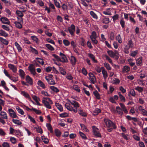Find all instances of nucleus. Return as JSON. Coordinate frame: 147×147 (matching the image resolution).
Wrapping results in <instances>:
<instances>
[{"label": "nucleus", "mask_w": 147, "mask_h": 147, "mask_svg": "<svg viewBox=\"0 0 147 147\" xmlns=\"http://www.w3.org/2000/svg\"><path fill=\"white\" fill-rule=\"evenodd\" d=\"M46 127H47L48 130L50 131V133H53V128L51 124L50 123H47Z\"/></svg>", "instance_id": "4be33fe9"}, {"label": "nucleus", "mask_w": 147, "mask_h": 147, "mask_svg": "<svg viewBox=\"0 0 147 147\" xmlns=\"http://www.w3.org/2000/svg\"><path fill=\"white\" fill-rule=\"evenodd\" d=\"M101 110L100 109L96 108L95 110L93 111V114L94 115L96 116L99 113H100Z\"/></svg>", "instance_id": "72a5a7b5"}, {"label": "nucleus", "mask_w": 147, "mask_h": 147, "mask_svg": "<svg viewBox=\"0 0 147 147\" xmlns=\"http://www.w3.org/2000/svg\"><path fill=\"white\" fill-rule=\"evenodd\" d=\"M59 55L62 59V60H61L59 56L55 54H52V56L56 59L58 61H60L62 62H66L67 61V58L64 54L61 53H60L59 54Z\"/></svg>", "instance_id": "7ed1b4c3"}, {"label": "nucleus", "mask_w": 147, "mask_h": 147, "mask_svg": "<svg viewBox=\"0 0 147 147\" xmlns=\"http://www.w3.org/2000/svg\"><path fill=\"white\" fill-rule=\"evenodd\" d=\"M8 67L13 72L15 73H16L17 71L16 67L14 65L11 64H8Z\"/></svg>", "instance_id": "9d476101"}, {"label": "nucleus", "mask_w": 147, "mask_h": 147, "mask_svg": "<svg viewBox=\"0 0 147 147\" xmlns=\"http://www.w3.org/2000/svg\"><path fill=\"white\" fill-rule=\"evenodd\" d=\"M138 54V50H136L134 51H132L130 53V55L133 57H135Z\"/></svg>", "instance_id": "49530a36"}, {"label": "nucleus", "mask_w": 147, "mask_h": 147, "mask_svg": "<svg viewBox=\"0 0 147 147\" xmlns=\"http://www.w3.org/2000/svg\"><path fill=\"white\" fill-rule=\"evenodd\" d=\"M88 57L92 59L94 63H97L98 62V61L95 59V57L92 54H89Z\"/></svg>", "instance_id": "f3484780"}, {"label": "nucleus", "mask_w": 147, "mask_h": 147, "mask_svg": "<svg viewBox=\"0 0 147 147\" xmlns=\"http://www.w3.org/2000/svg\"><path fill=\"white\" fill-rule=\"evenodd\" d=\"M0 115L2 117V118L5 119H7V114L4 111H1Z\"/></svg>", "instance_id": "a211bd4d"}, {"label": "nucleus", "mask_w": 147, "mask_h": 147, "mask_svg": "<svg viewBox=\"0 0 147 147\" xmlns=\"http://www.w3.org/2000/svg\"><path fill=\"white\" fill-rule=\"evenodd\" d=\"M104 65L107 70H110L111 69V67L109 63H104Z\"/></svg>", "instance_id": "13d9d810"}, {"label": "nucleus", "mask_w": 147, "mask_h": 147, "mask_svg": "<svg viewBox=\"0 0 147 147\" xmlns=\"http://www.w3.org/2000/svg\"><path fill=\"white\" fill-rule=\"evenodd\" d=\"M41 139L43 142L45 144H47L49 143V140L47 138L44 136H41Z\"/></svg>", "instance_id": "c9c22d12"}, {"label": "nucleus", "mask_w": 147, "mask_h": 147, "mask_svg": "<svg viewBox=\"0 0 147 147\" xmlns=\"http://www.w3.org/2000/svg\"><path fill=\"white\" fill-rule=\"evenodd\" d=\"M91 74L92 75V76L90 77V80L92 83L94 84L96 82V81L94 80L95 77L92 73H91Z\"/></svg>", "instance_id": "4c0bfd02"}, {"label": "nucleus", "mask_w": 147, "mask_h": 147, "mask_svg": "<svg viewBox=\"0 0 147 147\" xmlns=\"http://www.w3.org/2000/svg\"><path fill=\"white\" fill-rule=\"evenodd\" d=\"M96 38H90L93 45H96L98 42V41L96 39Z\"/></svg>", "instance_id": "680f3d73"}, {"label": "nucleus", "mask_w": 147, "mask_h": 147, "mask_svg": "<svg viewBox=\"0 0 147 147\" xmlns=\"http://www.w3.org/2000/svg\"><path fill=\"white\" fill-rule=\"evenodd\" d=\"M116 111L117 113L121 115H122L123 114V113L122 110L119 106H117L116 107Z\"/></svg>", "instance_id": "aec40b11"}, {"label": "nucleus", "mask_w": 147, "mask_h": 147, "mask_svg": "<svg viewBox=\"0 0 147 147\" xmlns=\"http://www.w3.org/2000/svg\"><path fill=\"white\" fill-rule=\"evenodd\" d=\"M68 29L70 34L72 36L74 35L75 31V25L73 24H71L70 27L68 28Z\"/></svg>", "instance_id": "423d86ee"}, {"label": "nucleus", "mask_w": 147, "mask_h": 147, "mask_svg": "<svg viewBox=\"0 0 147 147\" xmlns=\"http://www.w3.org/2000/svg\"><path fill=\"white\" fill-rule=\"evenodd\" d=\"M69 102L71 103V104L76 108H77L80 107V105L78 102H76L75 100H72L71 101L69 100Z\"/></svg>", "instance_id": "f8f14e48"}, {"label": "nucleus", "mask_w": 147, "mask_h": 147, "mask_svg": "<svg viewBox=\"0 0 147 147\" xmlns=\"http://www.w3.org/2000/svg\"><path fill=\"white\" fill-rule=\"evenodd\" d=\"M80 126L83 129V130L85 131L86 132H87L88 131V129L86 127L85 125L84 124H80Z\"/></svg>", "instance_id": "4d7b16f0"}, {"label": "nucleus", "mask_w": 147, "mask_h": 147, "mask_svg": "<svg viewBox=\"0 0 147 147\" xmlns=\"http://www.w3.org/2000/svg\"><path fill=\"white\" fill-rule=\"evenodd\" d=\"M0 36L6 37L8 36V34L4 31L0 29Z\"/></svg>", "instance_id": "e433bc0d"}, {"label": "nucleus", "mask_w": 147, "mask_h": 147, "mask_svg": "<svg viewBox=\"0 0 147 147\" xmlns=\"http://www.w3.org/2000/svg\"><path fill=\"white\" fill-rule=\"evenodd\" d=\"M20 94L25 97L28 98L29 100H30L32 103L34 104V102L31 100V98L30 97V95L27 93L25 92V91H21Z\"/></svg>", "instance_id": "6e6552de"}, {"label": "nucleus", "mask_w": 147, "mask_h": 147, "mask_svg": "<svg viewBox=\"0 0 147 147\" xmlns=\"http://www.w3.org/2000/svg\"><path fill=\"white\" fill-rule=\"evenodd\" d=\"M129 93L132 96L135 97L136 96V94L134 90L133 89H131L129 92Z\"/></svg>", "instance_id": "69168bd1"}, {"label": "nucleus", "mask_w": 147, "mask_h": 147, "mask_svg": "<svg viewBox=\"0 0 147 147\" xmlns=\"http://www.w3.org/2000/svg\"><path fill=\"white\" fill-rule=\"evenodd\" d=\"M135 89L140 92H141L143 91V88L140 86H138Z\"/></svg>", "instance_id": "864d4df0"}, {"label": "nucleus", "mask_w": 147, "mask_h": 147, "mask_svg": "<svg viewBox=\"0 0 147 147\" xmlns=\"http://www.w3.org/2000/svg\"><path fill=\"white\" fill-rule=\"evenodd\" d=\"M142 62V57L141 56L136 59V63L138 65H140L141 64Z\"/></svg>", "instance_id": "393cba45"}, {"label": "nucleus", "mask_w": 147, "mask_h": 147, "mask_svg": "<svg viewBox=\"0 0 147 147\" xmlns=\"http://www.w3.org/2000/svg\"><path fill=\"white\" fill-rule=\"evenodd\" d=\"M90 14L93 18L96 20L98 19V17L97 16L94 11H91L90 12Z\"/></svg>", "instance_id": "473e14b6"}, {"label": "nucleus", "mask_w": 147, "mask_h": 147, "mask_svg": "<svg viewBox=\"0 0 147 147\" xmlns=\"http://www.w3.org/2000/svg\"><path fill=\"white\" fill-rule=\"evenodd\" d=\"M1 20L2 22L5 24H9L10 22L8 19L5 17H2L1 18Z\"/></svg>", "instance_id": "4468645a"}, {"label": "nucleus", "mask_w": 147, "mask_h": 147, "mask_svg": "<svg viewBox=\"0 0 147 147\" xmlns=\"http://www.w3.org/2000/svg\"><path fill=\"white\" fill-rule=\"evenodd\" d=\"M42 102L44 104L47 108L51 109V107L50 105L52 104L53 102L50 98L47 97H43L42 100Z\"/></svg>", "instance_id": "f03ea898"}, {"label": "nucleus", "mask_w": 147, "mask_h": 147, "mask_svg": "<svg viewBox=\"0 0 147 147\" xmlns=\"http://www.w3.org/2000/svg\"><path fill=\"white\" fill-rule=\"evenodd\" d=\"M116 39L118 41L119 43H122L121 38L120 34H118L117 36H116Z\"/></svg>", "instance_id": "5fc2aeb1"}, {"label": "nucleus", "mask_w": 147, "mask_h": 147, "mask_svg": "<svg viewBox=\"0 0 147 147\" xmlns=\"http://www.w3.org/2000/svg\"><path fill=\"white\" fill-rule=\"evenodd\" d=\"M73 88L74 90L76 91L79 92H80V89L78 85H74L73 86Z\"/></svg>", "instance_id": "de8ad7c7"}, {"label": "nucleus", "mask_w": 147, "mask_h": 147, "mask_svg": "<svg viewBox=\"0 0 147 147\" xmlns=\"http://www.w3.org/2000/svg\"><path fill=\"white\" fill-rule=\"evenodd\" d=\"M28 68L32 74L33 75L35 76L36 74L35 69L34 67H33V65L30 64L28 67Z\"/></svg>", "instance_id": "1a4fd4ad"}, {"label": "nucleus", "mask_w": 147, "mask_h": 147, "mask_svg": "<svg viewBox=\"0 0 147 147\" xmlns=\"http://www.w3.org/2000/svg\"><path fill=\"white\" fill-rule=\"evenodd\" d=\"M16 109L19 113L21 114L22 115H23L24 114V112L23 111L20 109L19 107H16Z\"/></svg>", "instance_id": "09e8293b"}, {"label": "nucleus", "mask_w": 147, "mask_h": 147, "mask_svg": "<svg viewBox=\"0 0 147 147\" xmlns=\"http://www.w3.org/2000/svg\"><path fill=\"white\" fill-rule=\"evenodd\" d=\"M113 81L114 82L113 83L115 84H119L120 82V80L119 79L117 78L114 79H113Z\"/></svg>", "instance_id": "338daca9"}, {"label": "nucleus", "mask_w": 147, "mask_h": 147, "mask_svg": "<svg viewBox=\"0 0 147 147\" xmlns=\"http://www.w3.org/2000/svg\"><path fill=\"white\" fill-rule=\"evenodd\" d=\"M50 88L53 91L56 92V93H58L59 91V90L57 88L54 86H51L50 87Z\"/></svg>", "instance_id": "cd10ccee"}, {"label": "nucleus", "mask_w": 147, "mask_h": 147, "mask_svg": "<svg viewBox=\"0 0 147 147\" xmlns=\"http://www.w3.org/2000/svg\"><path fill=\"white\" fill-rule=\"evenodd\" d=\"M26 80L30 85H33V80L29 75L26 76Z\"/></svg>", "instance_id": "9b49d317"}, {"label": "nucleus", "mask_w": 147, "mask_h": 147, "mask_svg": "<svg viewBox=\"0 0 147 147\" xmlns=\"http://www.w3.org/2000/svg\"><path fill=\"white\" fill-rule=\"evenodd\" d=\"M65 106L67 110L72 111L73 107L69 103H66L65 104Z\"/></svg>", "instance_id": "6ab92c4d"}, {"label": "nucleus", "mask_w": 147, "mask_h": 147, "mask_svg": "<svg viewBox=\"0 0 147 147\" xmlns=\"http://www.w3.org/2000/svg\"><path fill=\"white\" fill-rule=\"evenodd\" d=\"M104 18H102V22L103 23L107 24L110 22V20L109 18H106L105 16H103Z\"/></svg>", "instance_id": "a878e982"}, {"label": "nucleus", "mask_w": 147, "mask_h": 147, "mask_svg": "<svg viewBox=\"0 0 147 147\" xmlns=\"http://www.w3.org/2000/svg\"><path fill=\"white\" fill-rule=\"evenodd\" d=\"M128 45L129 47L133 48L134 47V44L131 40H130L128 42Z\"/></svg>", "instance_id": "3c124183"}, {"label": "nucleus", "mask_w": 147, "mask_h": 147, "mask_svg": "<svg viewBox=\"0 0 147 147\" xmlns=\"http://www.w3.org/2000/svg\"><path fill=\"white\" fill-rule=\"evenodd\" d=\"M93 129V134L96 137L101 138L102 136L100 133L98 131V128L96 127L95 126H93L92 127Z\"/></svg>", "instance_id": "39448f33"}, {"label": "nucleus", "mask_w": 147, "mask_h": 147, "mask_svg": "<svg viewBox=\"0 0 147 147\" xmlns=\"http://www.w3.org/2000/svg\"><path fill=\"white\" fill-rule=\"evenodd\" d=\"M109 38L111 40H113L115 38V34L113 32H111L109 35Z\"/></svg>", "instance_id": "bf43d9fd"}, {"label": "nucleus", "mask_w": 147, "mask_h": 147, "mask_svg": "<svg viewBox=\"0 0 147 147\" xmlns=\"http://www.w3.org/2000/svg\"><path fill=\"white\" fill-rule=\"evenodd\" d=\"M104 121L109 132H111L113 129H116L117 127L115 124L109 119L105 118Z\"/></svg>", "instance_id": "f257e3e1"}, {"label": "nucleus", "mask_w": 147, "mask_h": 147, "mask_svg": "<svg viewBox=\"0 0 147 147\" xmlns=\"http://www.w3.org/2000/svg\"><path fill=\"white\" fill-rule=\"evenodd\" d=\"M78 113L80 115L83 117H86L87 116V114L82 110H79Z\"/></svg>", "instance_id": "c85d7f7f"}, {"label": "nucleus", "mask_w": 147, "mask_h": 147, "mask_svg": "<svg viewBox=\"0 0 147 147\" xmlns=\"http://www.w3.org/2000/svg\"><path fill=\"white\" fill-rule=\"evenodd\" d=\"M55 105L56 106L60 111L61 112L63 111V107L61 104L58 103H55Z\"/></svg>", "instance_id": "412c9836"}, {"label": "nucleus", "mask_w": 147, "mask_h": 147, "mask_svg": "<svg viewBox=\"0 0 147 147\" xmlns=\"http://www.w3.org/2000/svg\"><path fill=\"white\" fill-rule=\"evenodd\" d=\"M118 94L119 96V98L121 99V101L123 102H125V98L124 97V96L123 95H122L121 94V92H119L118 93Z\"/></svg>", "instance_id": "ea45409f"}, {"label": "nucleus", "mask_w": 147, "mask_h": 147, "mask_svg": "<svg viewBox=\"0 0 147 147\" xmlns=\"http://www.w3.org/2000/svg\"><path fill=\"white\" fill-rule=\"evenodd\" d=\"M19 72L20 76L21 78L22 79H24L25 75L24 71L22 69H20L19 70Z\"/></svg>", "instance_id": "dca6fc26"}, {"label": "nucleus", "mask_w": 147, "mask_h": 147, "mask_svg": "<svg viewBox=\"0 0 147 147\" xmlns=\"http://www.w3.org/2000/svg\"><path fill=\"white\" fill-rule=\"evenodd\" d=\"M31 39L34 41L36 43L38 44L39 43V42H38L39 39L36 36H31Z\"/></svg>", "instance_id": "58836bf2"}, {"label": "nucleus", "mask_w": 147, "mask_h": 147, "mask_svg": "<svg viewBox=\"0 0 147 147\" xmlns=\"http://www.w3.org/2000/svg\"><path fill=\"white\" fill-rule=\"evenodd\" d=\"M59 116L61 117H68V114L65 113H62L59 115Z\"/></svg>", "instance_id": "0e129e2a"}, {"label": "nucleus", "mask_w": 147, "mask_h": 147, "mask_svg": "<svg viewBox=\"0 0 147 147\" xmlns=\"http://www.w3.org/2000/svg\"><path fill=\"white\" fill-rule=\"evenodd\" d=\"M16 14L18 16L21 18H22L24 16V14L20 10L16 11Z\"/></svg>", "instance_id": "7c9ffc66"}, {"label": "nucleus", "mask_w": 147, "mask_h": 147, "mask_svg": "<svg viewBox=\"0 0 147 147\" xmlns=\"http://www.w3.org/2000/svg\"><path fill=\"white\" fill-rule=\"evenodd\" d=\"M141 106H140L139 108V110L141 111L142 112V113L143 115H146L147 116V111H146L144 109H142L140 110V107H142Z\"/></svg>", "instance_id": "8fccbe9b"}, {"label": "nucleus", "mask_w": 147, "mask_h": 147, "mask_svg": "<svg viewBox=\"0 0 147 147\" xmlns=\"http://www.w3.org/2000/svg\"><path fill=\"white\" fill-rule=\"evenodd\" d=\"M69 59L72 65H74L76 64V59L74 56H71Z\"/></svg>", "instance_id": "2eb2a0df"}, {"label": "nucleus", "mask_w": 147, "mask_h": 147, "mask_svg": "<svg viewBox=\"0 0 147 147\" xmlns=\"http://www.w3.org/2000/svg\"><path fill=\"white\" fill-rule=\"evenodd\" d=\"M0 41L6 45H7L8 44V42L7 41L2 37H0Z\"/></svg>", "instance_id": "c756f323"}, {"label": "nucleus", "mask_w": 147, "mask_h": 147, "mask_svg": "<svg viewBox=\"0 0 147 147\" xmlns=\"http://www.w3.org/2000/svg\"><path fill=\"white\" fill-rule=\"evenodd\" d=\"M79 134L82 139L84 140L87 139L86 137L84 134L81 131H79Z\"/></svg>", "instance_id": "6e6d98bb"}, {"label": "nucleus", "mask_w": 147, "mask_h": 147, "mask_svg": "<svg viewBox=\"0 0 147 147\" xmlns=\"http://www.w3.org/2000/svg\"><path fill=\"white\" fill-rule=\"evenodd\" d=\"M130 71V68L129 67L125 65L123 66L122 69V72L123 73H127Z\"/></svg>", "instance_id": "ddd939ff"}, {"label": "nucleus", "mask_w": 147, "mask_h": 147, "mask_svg": "<svg viewBox=\"0 0 147 147\" xmlns=\"http://www.w3.org/2000/svg\"><path fill=\"white\" fill-rule=\"evenodd\" d=\"M10 140L11 142L13 144H15L16 142V139L13 137L11 138L10 139Z\"/></svg>", "instance_id": "774afa93"}, {"label": "nucleus", "mask_w": 147, "mask_h": 147, "mask_svg": "<svg viewBox=\"0 0 147 147\" xmlns=\"http://www.w3.org/2000/svg\"><path fill=\"white\" fill-rule=\"evenodd\" d=\"M9 115L13 118H18V117L14 110L11 109H8Z\"/></svg>", "instance_id": "0eeeda50"}, {"label": "nucleus", "mask_w": 147, "mask_h": 147, "mask_svg": "<svg viewBox=\"0 0 147 147\" xmlns=\"http://www.w3.org/2000/svg\"><path fill=\"white\" fill-rule=\"evenodd\" d=\"M30 48L31 49V51L32 53H34L36 55H37L38 54V52L36 49L33 48L31 46H30Z\"/></svg>", "instance_id": "37998d69"}, {"label": "nucleus", "mask_w": 147, "mask_h": 147, "mask_svg": "<svg viewBox=\"0 0 147 147\" xmlns=\"http://www.w3.org/2000/svg\"><path fill=\"white\" fill-rule=\"evenodd\" d=\"M55 133L56 136L57 137L60 136L61 134V132L58 129H55Z\"/></svg>", "instance_id": "f704fd0d"}, {"label": "nucleus", "mask_w": 147, "mask_h": 147, "mask_svg": "<svg viewBox=\"0 0 147 147\" xmlns=\"http://www.w3.org/2000/svg\"><path fill=\"white\" fill-rule=\"evenodd\" d=\"M108 55L112 58H115V59L117 60L118 59L119 55L118 53L116 51H115V52H113L111 50H108L107 51Z\"/></svg>", "instance_id": "20e7f679"}, {"label": "nucleus", "mask_w": 147, "mask_h": 147, "mask_svg": "<svg viewBox=\"0 0 147 147\" xmlns=\"http://www.w3.org/2000/svg\"><path fill=\"white\" fill-rule=\"evenodd\" d=\"M13 122L15 124L20 125L22 124V123L19 120L17 119H12Z\"/></svg>", "instance_id": "a18cd8bd"}, {"label": "nucleus", "mask_w": 147, "mask_h": 147, "mask_svg": "<svg viewBox=\"0 0 147 147\" xmlns=\"http://www.w3.org/2000/svg\"><path fill=\"white\" fill-rule=\"evenodd\" d=\"M53 1L55 6L58 8H60L61 6L60 5L59 3L57 1V0H54Z\"/></svg>", "instance_id": "603ef678"}, {"label": "nucleus", "mask_w": 147, "mask_h": 147, "mask_svg": "<svg viewBox=\"0 0 147 147\" xmlns=\"http://www.w3.org/2000/svg\"><path fill=\"white\" fill-rule=\"evenodd\" d=\"M102 73L103 75L104 78L106 79L108 76L107 72L105 70H102Z\"/></svg>", "instance_id": "79ce46f5"}, {"label": "nucleus", "mask_w": 147, "mask_h": 147, "mask_svg": "<svg viewBox=\"0 0 147 147\" xmlns=\"http://www.w3.org/2000/svg\"><path fill=\"white\" fill-rule=\"evenodd\" d=\"M59 69L60 72L61 74L63 75H65L66 74V73L65 70L62 67H59Z\"/></svg>", "instance_id": "052dcab7"}, {"label": "nucleus", "mask_w": 147, "mask_h": 147, "mask_svg": "<svg viewBox=\"0 0 147 147\" xmlns=\"http://www.w3.org/2000/svg\"><path fill=\"white\" fill-rule=\"evenodd\" d=\"M15 45L16 47L19 52H20L22 51V49L21 47L18 43L16 42H15Z\"/></svg>", "instance_id": "c03bdc74"}, {"label": "nucleus", "mask_w": 147, "mask_h": 147, "mask_svg": "<svg viewBox=\"0 0 147 147\" xmlns=\"http://www.w3.org/2000/svg\"><path fill=\"white\" fill-rule=\"evenodd\" d=\"M45 46L49 50L53 51L54 50V49L53 47L49 44H45Z\"/></svg>", "instance_id": "a19ab883"}, {"label": "nucleus", "mask_w": 147, "mask_h": 147, "mask_svg": "<svg viewBox=\"0 0 147 147\" xmlns=\"http://www.w3.org/2000/svg\"><path fill=\"white\" fill-rule=\"evenodd\" d=\"M93 94L97 99H100V94L97 90H96L93 92Z\"/></svg>", "instance_id": "bb28decb"}, {"label": "nucleus", "mask_w": 147, "mask_h": 147, "mask_svg": "<svg viewBox=\"0 0 147 147\" xmlns=\"http://www.w3.org/2000/svg\"><path fill=\"white\" fill-rule=\"evenodd\" d=\"M36 60L40 64H41L42 65H44V62L43 61V59H42L37 57L36 58Z\"/></svg>", "instance_id": "b1692460"}, {"label": "nucleus", "mask_w": 147, "mask_h": 147, "mask_svg": "<svg viewBox=\"0 0 147 147\" xmlns=\"http://www.w3.org/2000/svg\"><path fill=\"white\" fill-rule=\"evenodd\" d=\"M63 43L65 46H68L70 44L69 42L67 40H64L63 41Z\"/></svg>", "instance_id": "e2e57ef3"}, {"label": "nucleus", "mask_w": 147, "mask_h": 147, "mask_svg": "<svg viewBox=\"0 0 147 147\" xmlns=\"http://www.w3.org/2000/svg\"><path fill=\"white\" fill-rule=\"evenodd\" d=\"M14 24L16 28L19 29H21L22 28V24L19 22H15Z\"/></svg>", "instance_id": "5701e85b"}, {"label": "nucleus", "mask_w": 147, "mask_h": 147, "mask_svg": "<svg viewBox=\"0 0 147 147\" xmlns=\"http://www.w3.org/2000/svg\"><path fill=\"white\" fill-rule=\"evenodd\" d=\"M37 84L39 86L42 87L44 89L45 88V84L41 80L38 81Z\"/></svg>", "instance_id": "2f4dec72"}]
</instances>
